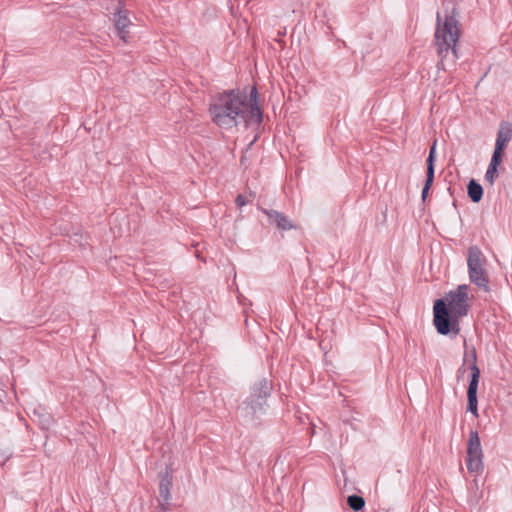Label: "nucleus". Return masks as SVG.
<instances>
[{
    "label": "nucleus",
    "instance_id": "f257e3e1",
    "mask_svg": "<svg viewBox=\"0 0 512 512\" xmlns=\"http://www.w3.org/2000/svg\"><path fill=\"white\" fill-rule=\"evenodd\" d=\"M209 113L213 123L226 130L241 124L245 127L259 126L263 119L256 87L251 89L249 96L239 89L226 90L213 96Z\"/></svg>",
    "mask_w": 512,
    "mask_h": 512
},
{
    "label": "nucleus",
    "instance_id": "dca6fc26",
    "mask_svg": "<svg viewBox=\"0 0 512 512\" xmlns=\"http://www.w3.org/2000/svg\"><path fill=\"white\" fill-rule=\"evenodd\" d=\"M467 411L478 417V400L477 394L467 393Z\"/></svg>",
    "mask_w": 512,
    "mask_h": 512
},
{
    "label": "nucleus",
    "instance_id": "20e7f679",
    "mask_svg": "<svg viewBox=\"0 0 512 512\" xmlns=\"http://www.w3.org/2000/svg\"><path fill=\"white\" fill-rule=\"evenodd\" d=\"M272 385L267 378L253 384L250 395L238 407L240 415L247 421L255 422L267 410V399L271 395Z\"/></svg>",
    "mask_w": 512,
    "mask_h": 512
},
{
    "label": "nucleus",
    "instance_id": "4468645a",
    "mask_svg": "<svg viewBox=\"0 0 512 512\" xmlns=\"http://www.w3.org/2000/svg\"><path fill=\"white\" fill-rule=\"evenodd\" d=\"M479 378H480V369L478 368L477 364H472L470 366V380H469L467 393L477 394Z\"/></svg>",
    "mask_w": 512,
    "mask_h": 512
},
{
    "label": "nucleus",
    "instance_id": "f03ea898",
    "mask_svg": "<svg viewBox=\"0 0 512 512\" xmlns=\"http://www.w3.org/2000/svg\"><path fill=\"white\" fill-rule=\"evenodd\" d=\"M467 284L459 285L444 298L437 299L433 306V323L440 335L455 337L460 333V319L467 316L469 310Z\"/></svg>",
    "mask_w": 512,
    "mask_h": 512
},
{
    "label": "nucleus",
    "instance_id": "2eb2a0df",
    "mask_svg": "<svg viewBox=\"0 0 512 512\" xmlns=\"http://www.w3.org/2000/svg\"><path fill=\"white\" fill-rule=\"evenodd\" d=\"M347 504L354 511H360L365 506V500L358 495H350L347 498Z\"/></svg>",
    "mask_w": 512,
    "mask_h": 512
},
{
    "label": "nucleus",
    "instance_id": "f8f14e48",
    "mask_svg": "<svg viewBox=\"0 0 512 512\" xmlns=\"http://www.w3.org/2000/svg\"><path fill=\"white\" fill-rule=\"evenodd\" d=\"M502 159L492 156L487 171L485 173V181L493 185L498 177V166L501 164Z\"/></svg>",
    "mask_w": 512,
    "mask_h": 512
},
{
    "label": "nucleus",
    "instance_id": "f3484780",
    "mask_svg": "<svg viewBox=\"0 0 512 512\" xmlns=\"http://www.w3.org/2000/svg\"><path fill=\"white\" fill-rule=\"evenodd\" d=\"M463 345H464L465 350H467L468 347H467V341H466L465 338H464V341H463ZM467 357L470 358V360L472 361V364H477V353H476V349H475L474 346L471 347V350H470L469 353H468V351H465V353H464V361L467 359Z\"/></svg>",
    "mask_w": 512,
    "mask_h": 512
},
{
    "label": "nucleus",
    "instance_id": "ddd939ff",
    "mask_svg": "<svg viewBox=\"0 0 512 512\" xmlns=\"http://www.w3.org/2000/svg\"><path fill=\"white\" fill-rule=\"evenodd\" d=\"M467 192L469 198L474 202L478 203L483 196V188L474 179H471L467 186Z\"/></svg>",
    "mask_w": 512,
    "mask_h": 512
},
{
    "label": "nucleus",
    "instance_id": "39448f33",
    "mask_svg": "<svg viewBox=\"0 0 512 512\" xmlns=\"http://www.w3.org/2000/svg\"><path fill=\"white\" fill-rule=\"evenodd\" d=\"M486 257L477 246H471L467 252V265L470 281L483 289L489 290V278L485 270Z\"/></svg>",
    "mask_w": 512,
    "mask_h": 512
},
{
    "label": "nucleus",
    "instance_id": "9b49d317",
    "mask_svg": "<svg viewBox=\"0 0 512 512\" xmlns=\"http://www.w3.org/2000/svg\"><path fill=\"white\" fill-rule=\"evenodd\" d=\"M172 487V476L169 472H166L162 475V478L159 483V495H160V506L165 512L168 508L166 506L169 505V500L171 497L170 489Z\"/></svg>",
    "mask_w": 512,
    "mask_h": 512
},
{
    "label": "nucleus",
    "instance_id": "423d86ee",
    "mask_svg": "<svg viewBox=\"0 0 512 512\" xmlns=\"http://www.w3.org/2000/svg\"><path fill=\"white\" fill-rule=\"evenodd\" d=\"M483 457L484 455L478 431L471 430L469 432V438L467 443V470L470 473H482L484 469Z\"/></svg>",
    "mask_w": 512,
    "mask_h": 512
},
{
    "label": "nucleus",
    "instance_id": "6e6552de",
    "mask_svg": "<svg viewBox=\"0 0 512 512\" xmlns=\"http://www.w3.org/2000/svg\"><path fill=\"white\" fill-rule=\"evenodd\" d=\"M435 159H436V142L433 143L429 150V155L426 160L427 164V172H426V180L422 189L421 198L423 201H425L429 190L432 186L433 180H434V173H435Z\"/></svg>",
    "mask_w": 512,
    "mask_h": 512
},
{
    "label": "nucleus",
    "instance_id": "9d476101",
    "mask_svg": "<svg viewBox=\"0 0 512 512\" xmlns=\"http://www.w3.org/2000/svg\"><path fill=\"white\" fill-rule=\"evenodd\" d=\"M130 25L131 21L128 17V11L118 9L114 14V26L117 31V35L124 42H127L129 34L128 28Z\"/></svg>",
    "mask_w": 512,
    "mask_h": 512
},
{
    "label": "nucleus",
    "instance_id": "6ab92c4d",
    "mask_svg": "<svg viewBox=\"0 0 512 512\" xmlns=\"http://www.w3.org/2000/svg\"><path fill=\"white\" fill-rule=\"evenodd\" d=\"M50 422H51V418H50V416H47L42 423L43 428H48V426L50 425Z\"/></svg>",
    "mask_w": 512,
    "mask_h": 512
},
{
    "label": "nucleus",
    "instance_id": "1a4fd4ad",
    "mask_svg": "<svg viewBox=\"0 0 512 512\" xmlns=\"http://www.w3.org/2000/svg\"><path fill=\"white\" fill-rule=\"evenodd\" d=\"M260 210L262 211V213H264L268 217L269 223L276 225V227L278 229H280V230L296 229V226L283 213H281L277 210L266 209V208H260Z\"/></svg>",
    "mask_w": 512,
    "mask_h": 512
},
{
    "label": "nucleus",
    "instance_id": "a211bd4d",
    "mask_svg": "<svg viewBox=\"0 0 512 512\" xmlns=\"http://www.w3.org/2000/svg\"><path fill=\"white\" fill-rule=\"evenodd\" d=\"M247 203V200L245 199V197L241 194L237 195L236 199H235V204L238 208H241L243 206H245Z\"/></svg>",
    "mask_w": 512,
    "mask_h": 512
},
{
    "label": "nucleus",
    "instance_id": "7ed1b4c3",
    "mask_svg": "<svg viewBox=\"0 0 512 512\" xmlns=\"http://www.w3.org/2000/svg\"><path fill=\"white\" fill-rule=\"evenodd\" d=\"M458 12L455 7L444 8L443 14L436 15V28L434 34V45L440 58L438 68L445 69V60L451 53V61L454 63L458 58L457 43L461 31L458 20Z\"/></svg>",
    "mask_w": 512,
    "mask_h": 512
},
{
    "label": "nucleus",
    "instance_id": "0eeeda50",
    "mask_svg": "<svg viewBox=\"0 0 512 512\" xmlns=\"http://www.w3.org/2000/svg\"><path fill=\"white\" fill-rule=\"evenodd\" d=\"M512 139V128L510 123L508 122H502L500 124L497 138L495 142V148L492 156H496L497 158L503 157L504 149L506 148L509 141Z\"/></svg>",
    "mask_w": 512,
    "mask_h": 512
}]
</instances>
